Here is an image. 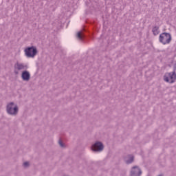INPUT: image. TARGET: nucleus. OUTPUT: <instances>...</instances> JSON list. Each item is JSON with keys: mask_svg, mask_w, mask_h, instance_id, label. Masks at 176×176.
<instances>
[{"mask_svg": "<svg viewBox=\"0 0 176 176\" xmlns=\"http://www.w3.org/2000/svg\"><path fill=\"white\" fill-rule=\"evenodd\" d=\"M129 158H130L129 160H126L127 164H130V163H133L134 160V157L133 156H130Z\"/></svg>", "mask_w": 176, "mask_h": 176, "instance_id": "9d476101", "label": "nucleus"}, {"mask_svg": "<svg viewBox=\"0 0 176 176\" xmlns=\"http://www.w3.org/2000/svg\"><path fill=\"white\" fill-rule=\"evenodd\" d=\"M91 149L94 152H101L104 149V145L101 142H96L92 146Z\"/></svg>", "mask_w": 176, "mask_h": 176, "instance_id": "39448f33", "label": "nucleus"}, {"mask_svg": "<svg viewBox=\"0 0 176 176\" xmlns=\"http://www.w3.org/2000/svg\"><path fill=\"white\" fill-rule=\"evenodd\" d=\"M36 53H38V50L35 47H29L25 49V54L27 57L33 58L36 56Z\"/></svg>", "mask_w": 176, "mask_h": 176, "instance_id": "f03ea898", "label": "nucleus"}, {"mask_svg": "<svg viewBox=\"0 0 176 176\" xmlns=\"http://www.w3.org/2000/svg\"><path fill=\"white\" fill-rule=\"evenodd\" d=\"M153 33L154 34V35H158L159 34V28L154 27L153 28Z\"/></svg>", "mask_w": 176, "mask_h": 176, "instance_id": "1a4fd4ad", "label": "nucleus"}, {"mask_svg": "<svg viewBox=\"0 0 176 176\" xmlns=\"http://www.w3.org/2000/svg\"><path fill=\"white\" fill-rule=\"evenodd\" d=\"M17 111V106L14 105V103L11 102L7 105V112L10 113V115H16Z\"/></svg>", "mask_w": 176, "mask_h": 176, "instance_id": "20e7f679", "label": "nucleus"}, {"mask_svg": "<svg viewBox=\"0 0 176 176\" xmlns=\"http://www.w3.org/2000/svg\"><path fill=\"white\" fill-rule=\"evenodd\" d=\"M160 42L163 45H167L171 42V34L169 33H162L160 35Z\"/></svg>", "mask_w": 176, "mask_h": 176, "instance_id": "f257e3e1", "label": "nucleus"}, {"mask_svg": "<svg viewBox=\"0 0 176 176\" xmlns=\"http://www.w3.org/2000/svg\"><path fill=\"white\" fill-rule=\"evenodd\" d=\"M58 144L62 148H64V144H63V141H61V140L58 141Z\"/></svg>", "mask_w": 176, "mask_h": 176, "instance_id": "f8f14e48", "label": "nucleus"}, {"mask_svg": "<svg viewBox=\"0 0 176 176\" xmlns=\"http://www.w3.org/2000/svg\"><path fill=\"white\" fill-rule=\"evenodd\" d=\"M141 174L142 172L140 168H138V166H134L133 168H132L131 176H141Z\"/></svg>", "mask_w": 176, "mask_h": 176, "instance_id": "423d86ee", "label": "nucleus"}, {"mask_svg": "<svg viewBox=\"0 0 176 176\" xmlns=\"http://www.w3.org/2000/svg\"><path fill=\"white\" fill-rule=\"evenodd\" d=\"M175 72L166 73L164 76V80L168 83H174L175 82Z\"/></svg>", "mask_w": 176, "mask_h": 176, "instance_id": "7ed1b4c3", "label": "nucleus"}, {"mask_svg": "<svg viewBox=\"0 0 176 176\" xmlns=\"http://www.w3.org/2000/svg\"><path fill=\"white\" fill-rule=\"evenodd\" d=\"M21 69H24V65L19 63H16L14 65L15 74H19V72L21 71Z\"/></svg>", "mask_w": 176, "mask_h": 176, "instance_id": "0eeeda50", "label": "nucleus"}, {"mask_svg": "<svg viewBox=\"0 0 176 176\" xmlns=\"http://www.w3.org/2000/svg\"><path fill=\"white\" fill-rule=\"evenodd\" d=\"M77 37L78 38V39H82V38H83V36H82V32H78L77 33Z\"/></svg>", "mask_w": 176, "mask_h": 176, "instance_id": "9b49d317", "label": "nucleus"}, {"mask_svg": "<svg viewBox=\"0 0 176 176\" xmlns=\"http://www.w3.org/2000/svg\"><path fill=\"white\" fill-rule=\"evenodd\" d=\"M22 79L23 80H30V73L28 72H23L22 73Z\"/></svg>", "mask_w": 176, "mask_h": 176, "instance_id": "6e6552de", "label": "nucleus"}, {"mask_svg": "<svg viewBox=\"0 0 176 176\" xmlns=\"http://www.w3.org/2000/svg\"><path fill=\"white\" fill-rule=\"evenodd\" d=\"M23 166L24 167H28L30 166V163L28 162H24Z\"/></svg>", "mask_w": 176, "mask_h": 176, "instance_id": "ddd939ff", "label": "nucleus"}]
</instances>
